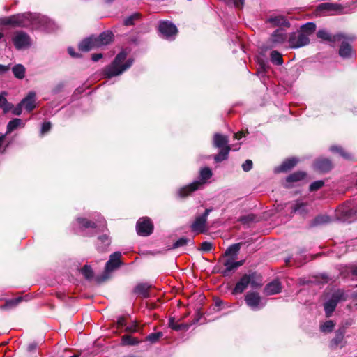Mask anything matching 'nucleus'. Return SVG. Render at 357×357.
<instances>
[{"mask_svg":"<svg viewBox=\"0 0 357 357\" xmlns=\"http://www.w3.org/2000/svg\"><path fill=\"white\" fill-rule=\"evenodd\" d=\"M158 31L166 38L177 35L178 31L175 24L170 21H162L158 26Z\"/></svg>","mask_w":357,"mask_h":357,"instance_id":"11","label":"nucleus"},{"mask_svg":"<svg viewBox=\"0 0 357 357\" xmlns=\"http://www.w3.org/2000/svg\"><path fill=\"white\" fill-rule=\"evenodd\" d=\"M229 143V138L227 136L220 134V133H215L213 135V146L216 148H224L227 146H229L228 144Z\"/></svg>","mask_w":357,"mask_h":357,"instance_id":"25","label":"nucleus"},{"mask_svg":"<svg viewBox=\"0 0 357 357\" xmlns=\"http://www.w3.org/2000/svg\"><path fill=\"white\" fill-rule=\"evenodd\" d=\"M29 13H18L0 18V25L24 27L26 20H29Z\"/></svg>","mask_w":357,"mask_h":357,"instance_id":"4","label":"nucleus"},{"mask_svg":"<svg viewBox=\"0 0 357 357\" xmlns=\"http://www.w3.org/2000/svg\"><path fill=\"white\" fill-rule=\"evenodd\" d=\"M298 162L296 158L292 157L286 159L276 169L277 172H287L292 169Z\"/></svg>","mask_w":357,"mask_h":357,"instance_id":"23","label":"nucleus"},{"mask_svg":"<svg viewBox=\"0 0 357 357\" xmlns=\"http://www.w3.org/2000/svg\"><path fill=\"white\" fill-rule=\"evenodd\" d=\"M76 221L77 222L80 227L84 229H98V231L100 232L108 231L107 227V222L104 218H102V220H98V222H95L86 218L78 217L76 218Z\"/></svg>","mask_w":357,"mask_h":357,"instance_id":"7","label":"nucleus"},{"mask_svg":"<svg viewBox=\"0 0 357 357\" xmlns=\"http://www.w3.org/2000/svg\"><path fill=\"white\" fill-rule=\"evenodd\" d=\"M163 336L162 332H157L150 333L145 338V341L149 342L151 344H155L159 341V340Z\"/></svg>","mask_w":357,"mask_h":357,"instance_id":"45","label":"nucleus"},{"mask_svg":"<svg viewBox=\"0 0 357 357\" xmlns=\"http://www.w3.org/2000/svg\"><path fill=\"white\" fill-rule=\"evenodd\" d=\"M22 301V297H17L16 298H14V299H11V300H9L8 301H6V305L7 306H16L17 305H18L21 301Z\"/></svg>","mask_w":357,"mask_h":357,"instance_id":"56","label":"nucleus"},{"mask_svg":"<svg viewBox=\"0 0 357 357\" xmlns=\"http://www.w3.org/2000/svg\"><path fill=\"white\" fill-rule=\"evenodd\" d=\"M121 256L120 252H115L110 255L109 259L107 261L105 266L106 272L111 273L121 266Z\"/></svg>","mask_w":357,"mask_h":357,"instance_id":"13","label":"nucleus"},{"mask_svg":"<svg viewBox=\"0 0 357 357\" xmlns=\"http://www.w3.org/2000/svg\"><path fill=\"white\" fill-rule=\"evenodd\" d=\"M190 242V239L185 237H182L175 241L172 245L173 249H176L180 247L186 245Z\"/></svg>","mask_w":357,"mask_h":357,"instance_id":"50","label":"nucleus"},{"mask_svg":"<svg viewBox=\"0 0 357 357\" xmlns=\"http://www.w3.org/2000/svg\"><path fill=\"white\" fill-rule=\"evenodd\" d=\"M351 46L347 42H342L339 49V55L344 59L349 58L351 56Z\"/></svg>","mask_w":357,"mask_h":357,"instance_id":"34","label":"nucleus"},{"mask_svg":"<svg viewBox=\"0 0 357 357\" xmlns=\"http://www.w3.org/2000/svg\"><path fill=\"white\" fill-rule=\"evenodd\" d=\"M286 40L287 35L282 33L280 29H276L272 33L267 41V48L271 49L278 44L283 43Z\"/></svg>","mask_w":357,"mask_h":357,"instance_id":"14","label":"nucleus"},{"mask_svg":"<svg viewBox=\"0 0 357 357\" xmlns=\"http://www.w3.org/2000/svg\"><path fill=\"white\" fill-rule=\"evenodd\" d=\"M52 128V123L50 121L44 122L41 127V133L45 134L50 130Z\"/></svg>","mask_w":357,"mask_h":357,"instance_id":"57","label":"nucleus"},{"mask_svg":"<svg viewBox=\"0 0 357 357\" xmlns=\"http://www.w3.org/2000/svg\"><path fill=\"white\" fill-rule=\"evenodd\" d=\"M346 333V328L344 326L340 327L335 332L334 337L329 342V347L332 350H335L338 347L342 348L344 347L343 341Z\"/></svg>","mask_w":357,"mask_h":357,"instance_id":"12","label":"nucleus"},{"mask_svg":"<svg viewBox=\"0 0 357 357\" xmlns=\"http://www.w3.org/2000/svg\"><path fill=\"white\" fill-rule=\"evenodd\" d=\"M330 222V218L328 215H318L314 220L312 225L314 226L328 223Z\"/></svg>","mask_w":357,"mask_h":357,"instance_id":"47","label":"nucleus"},{"mask_svg":"<svg viewBox=\"0 0 357 357\" xmlns=\"http://www.w3.org/2000/svg\"><path fill=\"white\" fill-rule=\"evenodd\" d=\"M116 324H117L118 328L125 326L126 325V321L125 317H119Z\"/></svg>","mask_w":357,"mask_h":357,"instance_id":"64","label":"nucleus"},{"mask_svg":"<svg viewBox=\"0 0 357 357\" xmlns=\"http://www.w3.org/2000/svg\"><path fill=\"white\" fill-rule=\"evenodd\" d=\"M287 41L290 48L297 49L307 45L310 43V38L307 34L298 31L290 33Z\"/></svg>","mask_w":357,"mask_h":357,"instance_id":"5","label":"nucleus"},{"mask_svg":"<svg viewBox=\"0 0 357 357\" xmlns=\"http://www.w3.org/2000/svg\"><path fill=\"white\" fill-rule=\"evenodd\" d=\"M305 206V204L303 202H297L292 206V211L294 213H298L301 215H305L307 213Z\"/></svg>","mask_w":357,"mask_h":357,"instance_id":"46","label":"nucleus"},{"mask_svg":"<svg viewBox=\"0 0 357 357\" xmlns=\"http://www.w3.org/2000/svg\"><path fill=\"white\" fill-rule=\"evenodd\" d=\"M125 331L127 333H142V327L139 326L137 323L135 321L132 325L126 326Z\"/></svg>","mask_w":357,"mask_h":357,"instance_id":"49","label":"nucleus"},{"mask_svg":"<svg viewBox=\"0 0 357 357\" xmlns=\"http://www.w3.org/2000/svg\"><path fill=\"white\" fill-rule=\"evenodd\" d=\"M13 73L15 77L22 79L25 76L26 69L22 64L15 65L12 68Z\"/></svg>","mask_w":357,"mask_h":357,"instance_id":"35","label":"nucleus"},{"mask_svg":"<svg viewBox=\"0 0 357 357\" xmlns=\"http://www.w3.org/2000/svg\"><path fill=\"white\" fill-rule=\"evenodd\" d=\"M316 30V24L314 22H307L301 26L300 32L307 34V36L313 33Z\"/></svg>","mask_w":357,"mask_h":357,"instance_id":"40","label":"nucleus"},{"mask_svg":"<svg viewBox=\"0 0 357 357\" xmlns=\"http://www.w3.org/2000/svg\"><path fill=\"white\" fill-rule=\"evenodd\" d=\"M333 167L334 165L332 160L330 158L324 157L317 158L312 163L313 169L321 174L329 172Z\"/></svg>","mask_w":357,"mask_h":357,"instance_id":"9","label":"nucleus"},{"mask_svg":"<svg viewBox=\"0 0 357 357\" xmlns=\"http://www.w3.org/2000/svg\"><path fill=\"white\" fill-rule=\"evenodd\" d=\"M256 216L254 214H248L240 217L239 221L243 224H248L255 220Z\"/></svg>","mask_w":357,"mask_h":357,"instance_id":"53","label":"nucleus"},{"mask_svg":"<svg viewBox=\"0 0 357 357\" xmlns=\"http://www.w3.org/2000/svg\"><path fill=\"white\" fill-rule=\"evenodd\" d=\"M220 150L218 154L214 155V161L216 163H220L228 159L229 153L231 149L230 146H227L224 148H219Z\"/></svg>","mask_w":357,"mask_h":357,"instance_id":"31","label":"nucleus"},{"mask_svg":"<svg viewBox=\"0 0 357 357\" xmlns=\"http://www.w3.org/2000/svg\"><path fill=\"white\" fill-rule=\"evenodd\" d=\"M281 291V282L278 280H274L267 284L264 288L266 295H274Z\"/></svg>","mask_w":357,"mask_h":357,"instance_id":"24","label":"nucleus"},{"mask_svg":"<svg viewBox=\"0 0 357 357\" xmlns=\"http://www.w3.org/2000/svg\"><path fill=\"white\" fill-rule=\"evenodd\" d=\"M126 57L127 54L125 52H119L112 62L102 69V74L103 77L111 79L122 74L125 70L130 68L133 63V59H128L126 61Z\"/></svg>","mask_w":357,"mask_h":357,"instance_id":"1","label":"nucleus"},{"mask_svg":"<svg viewBox=\"0 0 357 357\" xmlns=\"http://www.w3.org/2000/svg\"><path fill=\"white\" fill-rule=\"evenodd\" d=\"M153 286L148 282H139L132 289V293L137 296L147 298L151 296V289Z\"/></svg>","mask_w":357,"mask_h":357,"instance_id":"15","label":"nucleus"},{"mask_svg":"<svg viewBox=\"0 0 357 357\" xmlns=\"http://www.w3.org/2000/svg\"><path fill=\"white\" fill-rule=\"evenodd\" d=\"M35 96L36 93L34 92L31 91L21 101V102L24 106V108L27 112H30L36 108Z\"/></svg>","mask_w":357,"mask_h":357,"instance_id":"26","label":"nucleus"},{"mask_svg":"<svg viewBox=\"0 0 357 357\" xmlns=\"http://www.w3.org/2000/svg\"><path fill=\"white\" fill-rule=\"evenodd\" d=\"M64 86H65L64 83L60 82L54 86V88L52 89V92L54 94L59 93L63 91Z\"/></svg>","mask_w":357,"mask_h":357,"instance_id":"60","label":"nucleus"},{"mask_svg":"<svg viewBox=\"0 0 357 357\" xmlns=\"http://www.w3.org/2000/svg\"><path fill=\"white\" fill-rule=\"evenodd\" d=\"M22 103L20 102L19 104L17 105V106L13 109V114L14 115L19 116L22 112Z\"/></svg>","mask_w":357,"mask_h":357,"instance_id":"61","label":"nucleus"},{"mask_svg":"<svg viewBox=\"0 0 357 357\" xmlns=\"http://www.w3.org/2000/svg\"><path fill=\"white\" fill-rule=\"evenodd\" d=\"M80 272L87 280H91L94 277V272L89 265H84Z\"/></svg>","mask_w":357,"mask_h":357,"instance_id":"41","label":"nucleus"},{"mask_svg":"<svg viewBox=\"0 0 357 357\" xmlns=\"http://www.w3.org/2000/svg\"><path fill=\"white\" fill-rule=\"evenodd\" d=\"M347 298L348 296L344 289H338L335 291L332 294L331 298L324 304L326 316L327 317H331L335 311L338 303L340 301H347Z\"/></svg>","mask_w":357,"mask_h":357,"instance_id":"3","label":"nucleus"},{"mask_svg":"<svg viewBox=\"0 0 357 357\" xmlns=\"http://www.w3.org/2000/svg\"><path fill=\"white\" fill-rule=\"evenodd\" d=\"M13 104L9 103L4 96L0 95V108L3 109V113H7L9 112L13 108Z\"/></svg>","mask_w":357,"mask_h":357,"instance_id":"44","label":"nucleus"},{"mask_svg":"<svg viewBox=\"0 0 357 357\" xmlns=\"http://www.w3.org/2000/svg\"><path fill=\"white\" fill-rule=\"evenodd\" d=\"M114 34L111 31H105L102 32L98 36H95L96 42L98 47H100L104 45H107L111 43L114 40Z\"/></svg>","mask_w":357,"mask_h":357,"instance_id":"21","label":"nucleus"},{"mask_svg":"<svg viewBox=\"0 0 357 357\" xmlns=\"http://www.w3.org/2000/svg\"><path fill=\"white\" fill-rule=\"evenodd\" d=\"M202 186L200 181H194L185 186L181 188L178 190V196L181 198H185L192 195Z\"/></svg>","mask_w":357,"mask_h":357,"instance_id":"18","label":"nucleus"},{"mask_svg":"<svg viewBox=\"0 0 357 357\" xmlns=\"http://www.w3.org/2000/svg\"><path fill=\"white\" fill-rule=\"evenodd\" d=\"M344 7L341 4L335 3H322L316 8V11L323 13L341 14Z\"/></svg>","mask_w":357,"mask_h":357,"instance_id":"10","label":"nucleus"},{"mask_svg":"<svg viewBox=\"0 0 357 357\" xmlns=\"http://www.w3.org/2000/svg\"><path fill=\"white\" fill-rule=\"evenodd\" d=\"M213 248V244L208 241H204L201 244L199 250L203 252H210Z\"/></svg>","mask_w":357,"mask_h":357,"instance_id":"54","label":"nucleus"},{"mask_svg":"<svg viewBox=\"0 0 357 357\" xmlns=\"http://www.w3.org/2000/svg\"><path fill=\"white\" fill-rule=\"evenodd\" d=\"M224 266H225V269L222 271V274L224 276H227L229 273L234 271L236 269V267H234V264L233 261H231L229 259H226L223 262Z\"/></svg>","mask_w":357,"mask_h":357,"instance_id":"43","label":"nucleus"},{"mask_svg":"<svg viewBox=\"0 0 357 357\" xmlns=\"http://www.w3.org/2000/svg\"><path fill=\"white\" fill-rule=\"evenodd\" d=\"M206 220L200 216L197 217L194 222L191 225V229L193 231H198L199 233H204L205 231Z\"/></svg>","mask_w":357,"mask_h":357,"instance_id":"30","label":"nucleus"},{"mask_svg":"<svg viewBox=\"0 0 357 357\" xmlns=\"http://www.w3.org/2000/svg\"><path fill=\"white\" fill-rule=\"evenodd\" d=\"M227 5L231 6L234 5L236 8L242 9L245 0H222Z\"/></svg>","mask_w":357,"mask_h":357,"instance_id":"48","label":"nucleus"},{"mask_svg":"<svg viewBox=\"0 0 357 357\" xmlns=\"http://www.w3.org/2000/svg\"><path fill=\"white\" fill-rule=\"evenodd\" d=\"M266 23H270L272 26H279V27H285L289 28L291 26L290 22L287 20V18L284 15H275V16H270L266 21Z\"/></svg>","mask_w":357,"mask_h":357,"instance_id":"17","label":"nucleus"},{"mask_svg":"<svg viewBox=\"0 0 357 357\" xmlns=\"http://www.w3.org/2000/svg\"><path fill=\"white\" fill-rule=\"evenodd\" d=\"M12 42L18 50L29 47L31 43L30 36L23 31H15L12 38Z\"/></svg>","mask_w":357,"mask_h":357,"instance_id":"8","label":"nucleus"},{"mask_svg":"<svg viewBox=\"0 0 357 357\" xmlns=\"http://www.w3.org/2000/svg\"><path fill=\"white\" fill-rule=\"evenodd\" d=\"M142 341L138 338L130 335L125 334L121 336V345L122 346H135L139 344Z\"/></svg>","mask_w":357,"mask_h":357,"instance_id":"32","label":"nucleus"},{"mask_svg":"<svg viewBox=\"0 0 357 357\" xmlns=\"http://www.w3.org/2000/svg\"><path fill=\"white\" fill-rule=\"evenodd\" d=\"M109 272H106L105 269L104 270V272L102 275H98L96 278V281L98 284H102L105 282H106L107 280L109 279Z\"/></svg>","mask_w":357,"mask_h":357,"instance_id":"52","label":"nucleus"},{"mask_svg":"<svg viewBox=\"0 0 357 357\" xmlns=\"http://www.w3.org/2000/svg\"><path fill=\"white\" fill-rule=\"evenodd\" d=\"M324 185V182L321 180H318L312 182L309 186V190L310 192L317 191L321 188Z\"/></svg>","mask_w":357,"mask_h":357,"instance_id":"51","label":"nucleus"},{"mask_svg":"<svg viewBox=\"0 0 357 357\" xmlns=\"http://www.w3.org/2000/svg\"><path fill=\"white\" fill-rule=\"evenodd\" d=\"M335 323L333 320H328L323 324H320L319 329L320 331L324 333H331L335 328Z\"/></svg>","mask_w":357,"mask_h":357,"instance_id":"37","label":"nucleus"},{"mask_svg":"<svg viewBox=\"0 0 357 357\" xmlns=\"http://www.w3.org/2000/svg\"><path fill=\"white\" fill-rule=\"evenodd\" d=\"M68 54L73 58H80V57H82V54H79V53L76 52L73 47H68Z\"/></svg>","mask_w":357,"mask_h":357,"instance_id":"63","label":"nucleus"},{"mask_svg":"<svg viewBox=\"0 0 357 357\" xmlns=\"http://www.w3.org/2000/svg\"><path fill=\"white\" fill-rule=\"evenodd\" d=\"M114 34L111 31H105L102 32L98 36H95L96 42L98 47H100L104 45H107L111 43L114 40Z\"/></svg>","mask_w":357,"mask_h":357,"instance_id":"20","label":"nucleus"},{"mask_svg":"<svg viewBox=\"0 0 357 357\" xmlns=\"http://www.w3.org/2000/svg\"><path fill=\"white\" fill-rule=\"evenodd\" d=\"M306 176V172L303 171H297L287 176L286 178V181L287 183L298 182L304 179Z\"/></svg>","mask_w":357,"mask_h":357,"instance_id":"33","label":"nucleus"},{"mask_svg":"<svg viewBox=\"0 0 357 357\" xmlns=\"http://www.w3.org/2000/svg\"><path fill=\"white\" fill-rule=\"evenodd\" d=\"M243 242H240L237 243H234L229 246L227 250L225 251L222 256L225 257H236L238 254V252L241 248V246L244 244Z\"/></svg>","mask_w":357,"mask_h":357,"instance_id":"29","label":"nucleus"},{"mask_svg":"<svg viewBox=\"0 0 357 357\" xmlns=\"http://www.w3.org/2000/svg\"><path fill=\"white\" fill-rule=\"evenodd\" d=\"M168 326L176 331H188L190 326L188 324H177L175 321V317H170L168 319Z\"/></svg>","mask_w":357,"mask_h":357,"instance_id":"28","label":"nucleus"},{"mask_svg":"<svg viewBox=\"0 0 357 357\" xmlns=\"http://www.w3.org/2000/svg\"><path fill=\"white\" fill-rule=\"evenodd\" d=\"M248 134V130H246L245 131L244 130H241V131H238V132L235 133L234 137L235 139H241V138L244 137L246 136V135Z\"/></svg>","mask_w":357,"mask_h":357,"instance_id":"62","label":"nucleus"},{"mask_svg":"<svg viewBox=\"0 0 357 357\" xmlns=\"http://www.w3.org/2000/svg\"><path fill=\"white\" fill-rule=\"evenodd\" d=\"M245 301L248 306L253 310H256L261 302V296L258 292L250 291L245 296Z\"/></svg>","mask_w":357,"mask_h":357,"instance_id":"19","label":"nucleus"},{"mask_svg":"<svg viewBox=\"0 0 357 357\" xmlns=\"http://www.w3.org/2000/svg\"><path fill=\"white\" fill-rule=\"evenodd\" d=\"M329 151L333 154H338L344 160H354V155L340 145H332L329 147Z\"/></svg>","mask_w":357,"mask_h":357,"instance_id":"22","label":"nucleus"},{"mask_svg":"<svg viewBox=\"0 0 357 357\" xmlns=\"http://www.w3.org/2000/svg\"><path fill=\"white\" fill-rule=\"evenodd\" d=\"M317 38H321L324 40H327L328 42H333V43L344 38L342 34L331 36L329 33H328L325 30L318 31L317 33Z\"/></svg>","mask_w":357,"mask_h":357,"instance_id":"27","label":"nucleus"},{"mask_svg":"<svg viewBox=\"0 0 357 357\" xmlns=\"http://www.w3.org/2000/svg\"><path fill=\"white\" fill-rule=\"evenodd\" d=\"M141 17L142 14L140 13H135L124 19L123 24L127 26H132L135 24V22L139 20Z\"/></svg>","mask_w":357,"mask_h":357,"instance_id":"39","label":"nucleus"},{"mask_svg":"<svg viewBox=\"0 0 357 357\" xmlns=\"http://www.w3.org/2000/svg\"><path fill=\"white\" fill-rule=\"evenodd\" d=\"M250 284L252 288H260L262 286V276L257 271H248L236 282L231 291L233 295L242 294Z\"/></svg>","mask_w":357,"mask_h":357,"instance_id":"2","label":"nucleus"},{"mask_svg":"<svg viewBox=\"0 0 357 357\" xmlns=\"http://www.w3.org/2000/svg\"><path fill=\"white\" fill-rule=\"evenodd\" d=\"M212 171L209 167H204L200 169L199 178L202 185L212 176Z\"/></svg>","mask_w":357,"mask_h":357,"instance_id":"38","label":"nucleus"},{"mask_svg":"<svg viewBox=\"0 0 357 357\" xmlns=\"http://www.w3.org/2000/svg\"><path fill=\"white\" fill-rule=\"evenodd\" d=\"M38 347V344L37 342H33L28 344L26 347V351L29 353L34 352L36 351L37 348Z\"/></svg>","mask_w":357,"mask_h":357,"instance_id":"59","label":"nucleus"},{"mask_svg":"<svg viewBox=\"0 0 357 357\" xmlns=\"http://www.w3.org/2000/svg\"><path fill=\"white\" fill-rule=\"evenodd\" d=\"M98 45L96 42L95 35L84 38L78 45V49L81 52H87L93 49H97Z\"/></svg>","mask_w":357,"mask_h":357,"instance_id":"16","label":"nucleus"},{"mask_svg":"<svg viewBox=\"0 0 357 357\" xmlns=\"http://www.w3.org/2000/svg\"><path fill=\"white\" fill-rule=\"evenodd\" d=\"M21 123H22V120L20 119L15 118L11 121H10L8 122V123L7 124L6 133H10L14 130H15L17 127H19Z\"/></svg>","mask_w":357,"mask_h":357,"instance_id":"42","label":"nucleus"},{"mask_svg":"<svg viewBox=\"0 0 357 357\" xmlns=\"http://www.w3.org/2000/svg\"><path fill=\"white\" fill-rule=\"evenodd\" d=\"M154 225L149 217L140 218L136 224V231L139 236H149L153 232Z\"/></svg>","mask_w":357,"mask_h":357,"instance_id":"6","label":"nucleus"},{"mask_svg":"<svg viewBox=\"0 0 357 357\" xmlns=\"http://www.w3.org/2000/svg\"><path fill=\"white\" fill-rule=\"evenodd\" d=\"M270 59L273 64L277 66H281L284 63L282 54L277 50H273L271 52Z\"/></svg>","mask_w":357,"mask_h":357,"instance_id":"36","label":"nucleus"},{"mask_svg":"<svg viewBox=\"0 0 357 357\" xmlns=\"http://www.w3.org/2000/svg\"><path fill=\"white\" fill-rule=\"evenodd\" d=\"M98 239L104 244L105 247H107L110 245V238L108 234H105L100 236H98Z\"/></svg>","mask_w":357,"mask_h":357,"instance_id":"55","label":"nucleus"},{"mask_svg":"<svg viewBox=\"0 0 357 357\" xmlns=\"http://www.w3.org/2000/svg\"><path fill=\"white\" fill-rule=\"evenodd\" d=\"M252 161L251 160L248 159L242 165V168L245 172H248L252 168Z\"/></svg>","mask_w":357,"mask_h":357,"instance_id":"58","label":"nucleus"}]
</instances>
